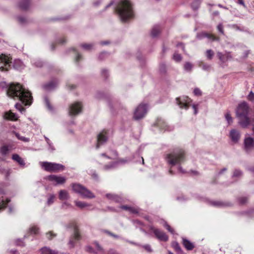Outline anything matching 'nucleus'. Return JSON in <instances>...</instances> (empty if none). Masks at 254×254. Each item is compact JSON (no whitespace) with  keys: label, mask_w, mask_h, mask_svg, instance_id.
I'll return each instance as SVG.
<instances>
[{"label":"nucleus","mask_w":254,"mask_h":254,"mask_svg":"<svg viewBox=\"0 0 254 254\" xmlns=\"http://www.w3.org/2000/svg\"><path fill=\"white\" fill-rule=\"evenodd\" d=\"M41 167L46 171L58 172L64 169V166L60 164L48 162H40Z\"/></svg>","instance_id":"39448f33"},{"label":"nucleus","mask_w":254,"mask_h":254,"mask_svg":"<svg viewBox=\"0 0 254 254\" xmlns=\"http://www.w3.org/2000/svg\"><path fill=\"white\" fill-rule=\"evenodd\" d=\"M117 157V153L116 151L114 150H111L107 151L105 153H102L100 156V159L101 161H103L106 159H109L110 160L115 159Z\"/></svg>","instance_id":"f8f14e48"},{"label":"nucleus","mask_w":254,"mask_h":254,"mask_svg":"<svg viewBox=\"0 0 254 254\" xmlns=\"http://www.w3.org/2000/svg\"><path fill=\"white\" fill-rule=\"evenodd\" d=\"M70 206V205L69 203H68L67 202H64L62 204V207L63 208H65L66 206Z\"/></svg>","instance_id":"680f3d73"},{"label":"nucleus","mask_w":254,"mask_h":254,"mask_svg":"<svg viewBox=\"0 0 254 254\" xmlns=\"http://www.w3.org/2000/svg\"><path fill=\"white\" fill-rule=\"evenodd\" d=\"M249 112V106L246 102H243L240 103L236 111V117L248 115Z\"/></svg>","instance_id":"0eeeda50"},{"label":"nucleus","mask_w":254,"mask_h":254,"mask_svg":"<svg viewBox=\"0 0 254 254\" xmlns=\"http://www.w3.org/2000/svg\"><path fill=\"white\" fill-rule=\"evenodd\" d=\"M9 97H18L25 105H30L32 102L31 93L19 84H11L7 91Z\"/></svg>","instance_id":"f257e3e1"},{"label":"nucleus","mask_w":254,"mask_h":254,"mask_svg":"<svg viewBox=\"0 0 254 254\" xmlns=\"http://www.w3.org/2000/svg\"><path fill=\"white\" fill-rule=\"evenodd\" d=\"M126 161L124 160H121L117 162L112 163L110 165H106L103 166V169L106 171L110 170L115 168L119 163H125Z\"/></svg>","instance_id":"aec40b11"},{"label":"nucleus","mask_w":254,"mask_h":254,"mask_svg":"<svg viewBox=\"0 0 254 254\" xmlns=\"http://www.w3.org/2000/svg\"><path fill=\"white\" fill-rule=\"evenodd\" d=\"M245 149L248 151L254 148V139L251 137H247L244 140Z\"/></svg>","instance_id":"4468645a"},{"label":"nucleus","mask_w":254,"mask_h":254,"mask_svg":"<svg viewBox=\"0 0 254 254\" xmlns=\"http://www.w3.org/2000/svg\"><path fill=\"white\" fill-rule=\"evenodd\" d=\"M238 3H239L240 4H241L244 7H246V6L245 4V2L243 0H238Z\"/></svg>","instance_id":"13d9d810"},{"label":"nucleus","mask_w":254,"mask_h":254,"mask_svg":"<svg viewBox=\"0 0 254 254\" xmlns=\"http://www.w3.org/2000/svg\"><path fill=\"white\" fill-rule=\"evenodd\" d=\"M217 29L218 30V31L221 33H223V26H222V25L221 24H219L218 26H217Z\"/></svg>","instance_id":"3c124183"},{"label":"nucleus","mask_w":254,"mask_h":254,"mask_svg":"<svg viewBox=\"0 0 254 254\" xmlns=\"http://www.w3.org/2000/svg\"><path fill=\"white\" fill-rule=\"evenodd\" d=\"M106 195L109 199L112 201H115L116 202H120L121 201V198L117 195L108 193Z\"/></svg>","instance_id":"5701e85b"},{"label":"nucleus","mask_w":254,"mask_h":254,"mask_svg":"<svg viewBox=\"0 0 254 254\" xmlns=\"http://www.w3.org/2000/svg\"><path fill=\"white\" fill-rule=\"evenodd\" d=\"M230 137L233 142L237 143L240 137V132L238 130L233 129L230 130Z\"/></svg>","instance_id":"f3484780"},{"label":"nucleus","mask_w":254,"mask_h":254,"mask_svg":"<svg viewBox=\"0 0 254 254\" xmlns=\"http://www.w3.org/2000/svg\"><path fill=\"white\" fill-rule=\"evenodd\" d=\"M150 229L153 232L156 237L160 241H167L168 237L167 235L163 232L158 229L154 228L152 226L149 227Z\"/></svg>","instance_id":"9d476101"},{"label":"nucleus","mask_w":254,"mask_h":254,"mask_svg":"<svg viewBox=\"0 0 254 254\" xmlns=\"http://www.w3.org/2000/svg\"><path fill=\"white\" fill-rule=\"evenodd\" d=\"M55 198V195L53 194H50L49 195V198H48L47 204L48 205H50L53 204L54 202V199Z\"/></svg>","instance_id":"f704fd0d"},{"label":"nucleus","mask_w":254,"mask_h":254,"mask_svg":"<svg viewBox=\"0 0 254 254\" xmlns=\"http://www.w3.org/2000/svg\"><path fill=\"white\" fill-rule=\"evenodd\" d=\"M47 179L54 185H62L65 182V178L61 176L50 175Z\"/></svg>","instance_id":"6e6552de"},{"label":"nucleus","mask_w":254,"mask_h":254,"mask_svg":"<svg viewBox=\"0 0 254 254\" xmlns=\"http://www.w3.org/2000/svg\"><path fill=\"white\" fill-rule=\"evenodd\" d=\"M207 35L206 33H202L201 36L198 35V38L200 39L201 37H206Z\"/></svg>","instance_id":"69168bd1"},{"label":"nucleus","mask_w":254,"mask_h":254,"mask_svg":"<svg viewBox=\"0 0 254 254\" xmlns=\"http://www.w3.org/2000/svg\"><path fill=\"white\" fill-rule=\"evenodd\" d=\"M3 118L6 120L15 121L19 118L17 115L10 111L5 112L2 115Z\"/></svg>","instance_id":"2eb2a0df"},{"label":"nucleus","mask_w":254,"mask_h":254,"mask_svg":"<svg viewBox=\"0 0 254 254\" xmlns=\"http://www.w3.org/2000/svg\"><path fill=\"white\" fill-rule=\"evenodd\" d=\"M81 47L85 50H89L91 48L92 45L91 44H83Z\"/></svg>","instance_id":"09e8293b"},{"label":"nucleus","mask_w":254,"mask_h":254,"mask_svg":"<svg viewBox=\"0 0 254 254\" xmlns=\"http://www.w3.org/2000/svg\"><path fill=\"white\" fill-rule=\"evenodd\" d=\"M121 207L122 209L128 210L129 212H130L131 213H136L138 212V211L136 209L132 208V207H128L127 206L123 205V206H122Z\"/></svg>","instance_id":"c85d7f7f"},{"label":"nucleus","mask_w":254,"mask_h":254,"mask_svg":"<svg viewBox=\"0 0 254 254\" xmlns=\"http://www.w3.org/2000/svg\"><path fill=\"white\" fill-rule=\"evenodd\" d=\"M29 0H20L19 7L23 9H26L29 5Z\"/></svg>","instance_id":"a878e982"},{"label":"nucleus","mask_w":254,"mask_h":254,"mask_svg":"<svg viewBox=\"0 0 254 254\" xmlns=\"http://www.w3.org/2000/svg\"><path fill=\"white\" fill-rule=\"evenodd\" d=\"M192 108H193V109L194 110V114L196 115L197 113V106L195 105H192Z\"/></svg>","instance_id":"4d7b16f0"},{"label":"nucleus","mask_w":254,"mask_h":254,"mask_svg":"<svg viewBox=\"0 0 254 254\" xmlns=\"http://www.w3.org/2000/svg\"><path fill=\"white\" fill-rule=\"evenodd\" d=\"M47 143L49 145V146H50V148L51 149V150H54V147L52 145V142H51V141L50 140V141H48V142H47Z\"/></svg>","instance_id":"e2e57ef3"},{"label":"nucleus","mask_w":254,"mask_h":254,"mask_svg":"<svg viewBox=\"0 0 254 254\" xmlns=\"http://www.w3.org/2000/svg\"><path fill=\"white\" fill-rule=\"evenodd\" d=\"M225 118L227 122L228 125H231L233 123V119L230 114V113L228 112L225 115Z\"/></svg>","instance_id":"72a5a7b5"},{"label":"nucleus","mask_w":254,"mask_h":254,"mask_svg":"<svg viewBox=\"0 0 254 254\" xmlns=\"http://www.w3.org/2000/svg\"><path fill=\"white\" fill-rule=\"evenodd\" d=\"M134 224H135V225H141V223L139 221H137V220H135V221H134L133 222Z\"/></svg>","instance_id":"338daca9"},{"label":"nucleus","mask_w":254,"mask_h":254,"mask_svg":"<svg viewBox=\"0 0 254 254\" xmlns=\"http://www.w3.org/2000/svg\"><path fill=\"white\" fill-rule=\"evenodd\" d=\"M40 251L42 254H57L56 252L52 251L49 248L47 247L42 248Z\"/></svg>","instance_id":"bb28decb"},{"label":"nucleus","mask_w":254,"mask_h":254,"mask_svg":"<svg viewBox=\"0 0 254 254\" xmlns=\"http://www.w3.org/2000/svg\"><path fill=\"white\" fill-rule=\"evenodd\" d=\"M107 140V137L106 135V132L105 131H102L98 135V143L96 145V148L99 147L100 144L105 142Z\"/></svg>","instance_id":"dca6fc26"},{"label":"nucleus","mask_w":254,"mask_h":254,"mask_svg":"<svg viewBox=\"0 0 254 254\" xmlns=\"http://www.w3.org/2000/svg\"><path fill=\"white\" fill-rule=\"evenodd\" d=\"M9 152V149L7 146H3L0 148V153L2 155H6Z\"/></svg>","instance_id":"473e14b6"},{"label":"nucleus","mask_w":254,"mask_h":254,"mask_svg":"<svg viewBox=\"0 0 254 254\" xmlns=\"http://www.w3.org/2000/svg\"><path fill=\"white\" fill-rule=\"evenodd\" d=\"M247 99L248 100L254 102V93L251 91L247 96Z\"/></svg>","instance_id":"ea45409f"},{"label":"nucleus","mask_w":254,"mask_h":254,"mask_svg":"<svg viewBox=\"0 0 254 254\" xmlns=\"http://www.w3.org/2000/svg\"><path fill=\"white\" fill-rule=\"evenodd\" d=\"M10 58L3 54L0 55V62L2 63V65H7L10 63ZM4 68L3 65H0V69L2 70Z\"/></svg>","instance_id":"a211bd4d"},{"label":"nucleus","mask_w":254,"mask_h":254,"mask_svg":"<svg viewBox=\"0 0 254 254\" xmlns=\"http://www.w3.org/2000/svg\"><path fill=\"white\" fill-rule=\"evenodd\" d=\"M94 244L97 248V250L98 251H101L102 250V248L101 247V246L99 245V244L97 242H95Z\"/></svg>","instance_id":"603ef678"},{"label":"nucleus","mask_w":254,"mask_h":254,"mask_svg":"<svg viewBox=\"0 0 254 254\" xmlns=\"http://www.w3.org/2000/svg\"><path fill=\"white\" fill-rule=\"evenodd\" d=\"M163 225L169 232L172 234H175L174 230L166 222L163 221Z\"/></svg>","instance_id":"c9c22d12"},{"label":"nucleus","mask_w":254,"mask_h":254,"mask_svg":"<svg viewBox=\"0 0 254 254\" xmlns=\"http://www.w3.org/2000/svg\"><path fill=\"white\" fill-rule=\"evenodd\" d=\"M69 196L67 191L65 190H61L59 192V198L61 200H67L69 198Z\"/></svg>","instance_id":"b1692460"},{"label":"nucleus","mask_w":254,"mask_h":254,"mask_svg":"<svg viewBox=\"0 0 254 254\" xmlns=\"http://www.w3.org/2000/svg\"><path fill=\"white\" fill-rule=\"evenodd\" d=\"M148 111V107L146 104H140L135 109L133 118L135 120H139L143 118Z\"/></svg>","instance_id":"423d86ee"},{"label":"nucleus","mask_w":254,"mask_h":254,"mask_svg":"<svg viewBox=\"0 0 254 254\" xmlns=\"http://www.w3.org/2000/svg\"><path fill=\"white\" fill-rule=\"evenodd\" d=\"M12 158L13 160L17 162L20 166L24 167L25 163L24 160L18 154H13Z\"/></svg>","instance_id":"4be33fe9"},{"label":"nucleus","mask_w":254,"mask_h":254,"mask_svg":"<svg viewBox=\"0 0 254 254\" xmlns=\"http://www.w3.org/2000/svg\"><path fill=\"white\" fill-rule=\"evenodd\" d=\"M241 203L243 204L247 201V199L245 198H241L240 200Z\"/></svg>","instance_id":"0e129e2a"},{"label":"nucleus","mask_w":254,"mask_h":254,"mask_svg":"<svg viewBox=\"0 0 254 254\" xmlns=\"http://www.w3.org/2000/svg\"><path fill=\"white\" fill-rule=\"evenodd\" d=\"M82 106L80 103L75 102L72 104L69 109V115L74 116L79 114L81 111Z\"/></svg>","instance_id":"9b49d317"},{"label":"nucleus","mask_w":254,"mask_h":254,"mask_svg":"<svg viewBox=\"0 0 254 254\" xmlns=\"http://www.w3.org/2000/svg\"><path fill=\"white\" fill-rule=\"evenodd\" d=\"M15 107L17 110H18L21 113H22L23 112L25 111V109L22 108L20 104L16 103L15 105Z\"/></svg>","instance_id":"79ce46f5"},{"label":"nucleus","mask_w":254,"mask_h":254,"mask_svg":"<svg viewBox=\"0 0 254 254\" xmlns=\"http://www.w3.org/2000/svg\"><path fill=\"white\" fill-rule=\"evenodd\" d=\"M213 56V52L211 50H207L206 57L207 59L211 60Z\"/></svg>","instance_id":"37998d69"},{"label":"nucleus","mask_w":254,"mask_h":254,"mask_svg":"<svg viewBox=\"0 0 254 254\" xmlns=\"http://www.w3.org/2000/svg\"><path fill=\"white\" fill-rule=\"evenodd\" d=\"M167 162L172 165L181 163L184 161V152L182 151L168 154L166 157Z\"/></svg>","instance_id":"7ed1b4c3"},{"label":"nucleus","mask_w":254,"mask_h":254,"mask_svg":"<svg viewBox=\"0 0 254 254\" xmlns=\"http://www.w3.org/2000/svg\"><path fill=\"white\" fill-rule=\"evenodd\" d=\"M29 231L32 234H37L38 233L39 229L36 226H33L30 228Z\"/></svg>","instance_id":"4c0bfd02"},{"label":"nucleus","mask_w":254,"mask_h":254,"mask_svg":"<svg viewBox=\"0 0 254 254\" xmlns=\"http://www.w3.org/2000/svg\"><path fill=\"white\" fill-rule=\"evenodd\" d=\"M210 68V66L209 65H203L202 69L204 70H207L209 69Z\"/></svg>","instance_id":"5fc2aeb1"},{"label":"nucleus","mask_w":254,"mask_h":254,"mask_svg":"<svg viewBox=\"0 0 254 254\" xmlns=\"http://www.w3.org/2000/svg\"><path fill=\"white\" fill-rule=\"evenodd\" d=\"M118 13L122 21L126 22L133 16V12L130 2L127 0H123L119 4Z\"/></svg>","instance_id":"f03ea898"},{"label":"nucleus","mask_w":254,"mask_h":254,"mask_svg":"<svg viewBox=\"0 0 254 254\" xmlns=\"http://www.w3.org/2000/svg\"><path fill=\"white\" fill-rule=\"evenodd\" d=\"M177 104L182 109H188L190 99L187 96H183L176 99Z\"/></svg>","instance_id":"1a4fd4ad"},{"label":"nucleus","mask_w":254,"mask_h":254,"mask_svg":"<svg viewBox=\"0 0 254 254\" xmlns=\"http://www.w3.org/2000/svg\"><path fill=\"white\" fill-rule=\"evenodd\" d=\"M194 94L196 96H199L201 95V91L198 88H195L193 91Z\"/></svg>","instance_id":"8fccbe9b"},{"label":"nucleus","mask_w":254,"mask_h":254,"mask_svg":"<svg viewBox=\"0 0 254 254\" xmlns=\"http://www.w3.org/2000/svg\"><path fill=\"white\" fill-rule=\"evenodd\" d=\"M15 135L18 139H19L23 142H29L30 141V139L29 138L21 136L20 135V134L18 133L15 132Z\"/></svg>","instance_id":"7c9ffc66"},{"label":"nucleus","mask_w":254,"mask_h":254,"mask_svg":"<svg viewBox=\"0 0 254 254\" xmlns=\"http://www.w3.org/2000/svg\"><path fill=\"white\" fill-rule=\"evenodd\" d=\"M45 88L47 90H50L55 87V85L52 83H50L45 85Z\"/></svg>","instance_id":"a18cd8bd"},{"label":"nucleus","mask_w":254,"mask_h":254,"mask_svg":"<svg viewBox=\"0 0 254 254\" xmlns=\"http://www.w3.org/2000/svg\"><path fill=\"white\" fill-rule=\"evenodd\" d=\"M173 59L176 62H180L182 60V57L180 55L178 54H175L173 56Z\"/></svg>","instance_id":"a19ab883"},{"label":"nucleus","mask_w":254,"mask_h":254,"mask_svg":"<svg viewBox=\"0 0 254 254\" xmlns=\"http://www.w3.org/2000/svg\"><path fill=\"white\" fill-rule=\"evenodd\" d=\"M74 202L75 203L76 206H77L78 207L81 209H83L86 207L89 206V204L82 201H75Z\"/></svg>","instance_id":"cd10ccee"},{"label":"nucleus","mask_w":254,"mask_h":254,"mask_svg":"<svg viewBox=\"0 0 254 254\" xmlns=\"http://www.w3.org/2000/svg\"><path fill=\"white\" fill-rule=\"evenodd\" d=\"M74 238L76 240H78L80 238L79 234L78 232H75L74 234Z\"/></svg>","instance_id":"864d4df0"},{"label":"nucleus","mask_w":254,"mask_h":254,"mask_svg":"<svg viewBox=\"0 0 254 254\" xmlns=\"http://www.w3.org/2000/svg\"><path fill=\"white\" fill-rule=\"evenodd\" d=\"M183 244L188 250H191L194 248L193 244L186 238H183Z\"/></svg>","instance_id":"412c9836"},{"label":"nucleus","mask_w":254,"mask_h":254,"mask_svg":"<svg viewBox=\"0 0 254 254\" xmlns=\"http://www.w3.org/2000/svg\"><path fill=\"white\" fill-rule=\"evenodd\" d=\"M86 250H87V251H88L89 252H90V253H93V251L92 248L90 246H87L86 247Z\"/></svg>","instance_id":"052dcab7"},{"label":"nucleus","mask_w":254,"mask_h":254,"mask_svg":"<svg viewBox=\"0 0 254 254\" xmlns=\"http://www.w3.org/2000/svg\"><path fill=\"white\" fill-rule=\"evenodd\" d=\"M237 118H239L238 124L242 127L246 128L251 124V120L248 115L242 116Z\"/></svg>","instance_id":"ddd939ff"},{"label":"nucleus","mask_w":254,"mask_h":254,"mask_svg":"<svg viewBox=\"0 0 254 254\" xmlns=\"http://www.w3.org/2000/svg\"><path fill=\"white\" fill-rule=\"evenodd\" d=\"M242 173L241 171H240L239 170H235V171L234 172V174L233 175V178L239 177L242 175Z\"/></svg>","instance_id":"c03bdc74"},{"label":"nucleus","mask_w":254,"mask_h":254,"mask_svg":"<svg viewBox=\"0 0 254 254\" xmlns=\"http://www.w3.org/2000/svg\"><path fill=\"white\" fill-rule=\"evenodd\" d=\"M45 103H46V106H47V107H48V108L50 110H52V107L51 106L50 104V102H49V101L48 100V98H45Z\"/></svg>","instance_id":"de8ad7c7"},{"label":"nucleus","mask_w":254,"mask_h":254,"mask_svg":"<svg viewBox=\"0 0 254 254\" xmlns=\"http://www.w3.org/2000/svg\"><path fill=\"white\" fill-rule=\"evenodd\" d=\"M160 33V29L158 27H154L152 29L151 35L153 37H156Z\"/></svg>","instance_id":"2f4dec72"},{"label":"nucleus","mask_w":254,"mask_h":254,"mask_svg":"<svg viewBox=\"0 0 254 254\" xmlns=\"http://www.w3.org/2000/svg\"><path fill=\"white\" fill-rule=\"evenodd\" d=\"M227 169L226 168H223V169H222L219 173V174H222L223 172H224V171H226Z\"/></svg>","instance_id":"774afa93"},{"label":"nucleus","mask_w":254,"mask_h":254,"mask_svg":"<svg viewBox=\"0 0 254 254\" xmlns=\"http://www.w3.org/2000/svg\"><path fill=\"white\" fill-rule=\"evenodd\" d=\"M73 190L79 193L84 198H92L95 197L94 194L86 188L78 184H74L72 185Z\"/></svg>","instance_id":"20e7f679"},{"label":"nucleus","mask_w":254,"mask_h":254,"mask_svg":"<svg viewBox=\"0 0 254 254\" xmlns=\"http://www.w3.org/2000/svg\"><path fill=\"white\" fill-rule=\"evenodd\" d=\"M10 200L8 198L5 199V200L2 199L1 202H0V209L1 208L5 207L6 206V203H7Z\"/></svg>","instance_id":"58836bf2"},{"label":"nucleus","mask_w":254,"mask_h":254,"mask_svg":"<svg viewBox=\"0 0 254 254\" xmlns=\"http://www.w3.org/2000/svg\"><path fill=\"white\" fill-rule=\"evenodd\" d=\"M199 4V2L197 0H196L193 2V3L192 4L191 7L194 9H196L198 8Z\"/></svg>","instance_id":"49530a36"},{"label":"nucleus","mask_w":254,"mask_h":254,"mask_svg":"<svg viewBox=\"0 0 254 254\" xmlns=\"http://www.w3.org/2000/svg\"><path fill=\"white\" fill-rule=\"evenodd\" d=\"M13 67L15 69L20 70L23 68L24 64L21 60L17 59V60H15L14 61V64H13Z\"/></svg>","instance_id":"393cba45"},{"label":"nucleus","mask_w":254,"mask_h":254,"mask_svg":"<svg viewBox=\"0 0 254 254\" xmlns=\"http://www.w3.org/2000/svg\"><path fill=\"white\" fill-rule=\"evenodd\" d=\"M144 248L145 250H146L148 252L151 251V247L149 245H145L144 246Z\"/></svg>","instance_id":"6e6d98bb"},{"label":"nucleus","mask_w":254,"mask_h":254,"mask_svg":"<svg viewBox=\"0 0 254 254\" xmlns=\"http://www.w3.org/2000/svg\"><path fill=\"white\" fill-rule=\"evenodd\" d=\"M173 247L176 252L178 253H182V250L177 242H174L173 243Z\"/></svg>","instance_id":"e433bc0d"},{"label":"nucleus","mask_w":254,"mask_h":254,"mask_svg":"<svg viewBox=\"0 0 254 254\" xmlns=\"http://www.w3.org/2000/svg\"><path fill=\"white\" fill-rule=\"evenodd\" d=\"M178 171L181 174H184L186 173V172L180 166L178 167Z\"/></svg>","instance_id":"bf43d9fd"},{"label":"nucleus","mask_w":254,"mask_h":254,"mask_svg":"<svg viewBox=\"0 0 254 254\" xmlns=\"http://www.w3.org/2000/svg\"><path fill=\"white\" fill-rule=\"evenodd\" d=\"M193 65L190 62H187L184 64V69L187 72H190L192 69Z\"/></svg>","instance_id":"c756f323"},{"label":"nucleus","mask_w":254,"mask_h":254,"mask_svg":"<svg viewBox=\"0 0 254 254\" xmlns=\"http://www.w3.org/2000/svg\"><path fill=\"white\" fill-rule=\"evenodd\" d=\"M217 55L219 60L222 62H225L232 58V56L229 52H225L224 54L218 52Z\"/></svg>","instance_id":"6ab92c4d"}]
</instances>
